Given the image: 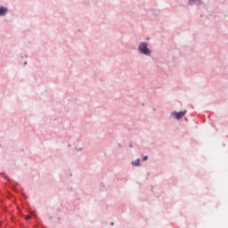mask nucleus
<instances>
[{
    "mask_svg": "<svg viewBox=\"0 0 228 228\" xmlns=\"http://www.w3.org/2000/svg\"><path fill=\"white\" fill-rule=\"evenodd\" d=\"M138 51L140 54H143V56H151L152 51L149 48V43L142 42L138 45Z\"/></svg>",
    "mask_w": 228,
    "mask_h": 228,
    "instance_id": "f257e3e1",
    "label": "nucleus"
},
{
    "mask_svg": "<svg viewBox=\"0 0 228 228\" xmlns=\"http://www.w3.org/2000/svg\"><path fill=\"white\" fill-rule=\"evenodd\" d=\"M184 115H186V110H183L180 112L173 111L170 114V118H176V120H181V118H183Z\"/></svg>",
    "mask_w": 228,
    "mask_h": 228,
    "instance_id": "f03ea898",
    "label": "nucleus"
},
{
    "mask_svg": "<svg viewBox=\"0 0 228 228\" xmlns=\"http://www.w3.org/2000/svg\"><path fill=\"white\" fill-rule=\"evenodd\" d=\"M202 4V0H189V6H198V8Z\"/></svg>",
    "mask_w": 228,
    "mask_h": 228,
    "instance_id": "7ed1b4c3",
    "label": "nucleus"
},
{
    "mask_svg": "<svg viewBox=\"0 0 228 228\" xmlns=\"http://www.w3.org/2000/svg\"><path fill=\"white\" fill-rule=\"evenodd\" d=\"M8 13V7H4L3 5L0 6V17H4Z\"/></svg>",
    "mask_w": 228,
    "mask_h": 228,
    "instance_id": "20e7f679",
    "label": "nucleus"
},
{
    "mask_svg": "<svg viewBox=\"0 0 228 228\" xmlns=\"http://www.w3.org/2000/svg\"><path fill=\"white\" fill-rule=\"evenodd\" d=\"M133 167H142V164L140 163V159H137L136 160L132 161Z\"/></svg>",
    "mask_w": 228,
    "mask_h": 228,
    "instance_id": "39448f33",
    "label": "nucleus"
},
{
    "mask_svg": "<svg viewBox=\"0 0 228 228\" xmlns=\"http://www.w3.org/2000/svg\"><path fill=\"white\" fill-rule=\"evenodd\" d=\"M2 177L4 179H7V181H10V178H8V175H6V173H1Z\"/></svg>",
    "mask_w": 228,
    "mask_h": 228,
    "instance_id": "423d86ee",
    "label": "nucleus"
},
{
    "mask_svg": "<svg viewBox=\"0 0 228 228\" xmlns=\"http://www.w3.org/2000/svg\"><path fill=\"white\" fill-rule=\"evenodd\" d=\"M147 159H149V157H148V156H144V157L142 158V161H147Z\"/></svg>",
    "mask_w": 228,
    "mask_h": 228,
    "instance_id": "0eeeda50",
    "label": "nucleus"
},
{
    "mask_svg": "<svg viewBox=\"0 0 228 228\" xmlns=\"http://www.w3.org/2000/svg\"><path fill=\"white\" fill-rule=\"evenodd\" d=\"M81 151H83V148H77V152H81Z\"/></svg>",
    "mask_w": 228,
    "mask_h": 228,
    "instance_id": "6e6552de",
    "label": "nucleus"
},
{
    "mask_svg": "<svg viewBox=\"0 0 228 228\" xmlns=\"http://www.w3.org/2000/svg\"><path fill=\"white\" fill-rule=\"evenodd\" d=\"M26 220H31V216H26Z\"/></svg>",
    "mask_w": 228,
    "mask_h": 228,
    "instance_id": "1a4fd4ad",
    "label": "nucleus"
},
{
    "mask_svg": "<svg viewBox=\"0 0 228 228\" xmlns=\"http://www.w3.org/2000/svg\"><path fill=\"white\" fill-rule=\"evenodd\" d=\"M110 225H113V223H111Z\"/></svg>",
    "mask_w": 228,
    "mask_h": 228,
    "instance_id": "9d476101",
    "label": "nucleus"
}]
</instances>
